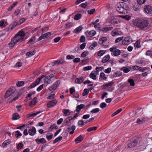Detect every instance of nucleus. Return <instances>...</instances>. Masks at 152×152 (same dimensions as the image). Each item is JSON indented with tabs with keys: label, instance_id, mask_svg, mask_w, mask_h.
<instances>
[{
	"label": "nucleus",
	"instance_id": "obj_1",
	"mask_svg": "<svg viewBox=\"0 0 152 152\" xmlns=\"http://www.w3.org/2000/svg\"><path fill=\"white\" fill-rule=\"evenodd\" d=\"M20 96L15 88L11 86L6 92L4 97L7 98L10 96V98L9 99V102L10 103L18 99Z\"/></svg>",
	"mask_w": 152,
	"mask_h": 152
},
{
	"label": "nucleus",
	"instance_id": "obj_2",
	"mask_svg": "<svg viewBox=\"0 0 152 152\" xmlns=\"http://www.w3.org/2000/svg\"><path fill=\"white\" fill-rule=\"evenodd\" d=\"M25 36V34L23 31L20 30L15 36L11 42L10 46L11 49L13 48L15 44L18 42H21L23 40V37Z\"/></svg>",
	"mask_w": 152,
	"mask_h": 152
},
{
	"label": "nucleus",
	"instance_id": "obj_3",
	"mask_svg": "<svg viewBox=\"0 0 152 152\" xmlns=\"http://www.w3.org/2000/svg\"><path fill=\"white\" fill-rule=\"evenodd\" d=\"M134 25L141 29H144L148 26V22L147 20L141 18L135 19L134 20Z\"/></svg>",
	"mask_w": 152,
	"mask_h": 152
},
{
	"label": "nucleus",
	"instance_id": "obj_4",
	"mask_svg": "<svg viewBox=\"0 0 152 152\" xmlns=\"http://www.w3.org/2000/svg\"><path fill=\"white\" fill-rule=\"evenodd\" d=\"M129 8L126 4L124 2H121L118 4L116 8V10L118 12L122 14H125L127 12V11Z\"/></svg>",
	"mask_w": 152,
	"mask_h": 152
},
{
	"label": "nucleus",
	"instance_id": "obj_5",
	"mask_svg": "<svg viewBox=\"0 0 152 152\" xmlns=\"http://www.w3.org/2000/svg\"><path fill=\"white\" fill-rule=\"evenodd\" d=\"M99 26V24L97 23V24L94 26V27L96 30H98L99 31H102L103 32H107L111 30L113 28L112 27H104L102 29H100L98 26Z\"/></svg>",
	"mask_w": 152,
	"mask_h": 152
},
{
	"label": "nucleus",
	"instance_id": "obj_6",
	"mask_svg": "<svg viewBox=\"0 0 152 152\" xmlns=\"http://www.w3.org/2000/svg\"><path fill=\"white\" fill-rule=\"evenodd\" d=\"M113 82H109L108 83H104L102 86V87H103V89H106V87L107 88V90L109 92H112L114 89V88L112 87V86L114 84Z\"/></svg>",
	"mask_w": 152,
	"mask_h": 152
},
{
	"label": "nucleus",
	"instance_id": "obj_7",
	"mask_svg": "<svg viewBox=\"0 0 152 152\" xmlns=\"http://www.w3.org/2000/svg\"><path fill=\"white\" fill-rule=\"evenodd\" d=\"M132 41L131 37L129 36L126 37L123 40L122 44L123 45H126L129 44Z\"/></svg>",
	"mask_w": 152,
	"mask_h": 152
},
{
	"label": "nucleus",
	"instance_id": "obj_8",
	"mask_svg": "<svg viewBox=\"0 0 152 152\" xmlns=\"http://www.w3.org/2000/svg\"><path fill=\"white\" fill-rule=\"evenodd\" d=\"M138 143V141L135 139L131 140L127 144L128 147L132 148L135 146Z\"/></svg>",
	"mask_w": 152,
	"mask_h": 152
},
{
	"label": "nucleus",
	"instance_id": "obj_9",
	"mask_svg": "<svg viewBox=\"0 0 152 152\" xmlns=\"http://www.w3.org/2000/svg\"><path fill=\"white\" fill-rule=\"evenodd\" d=\"M60 82L61 81L60 80H57L52 86H50L48 88V89L50 91L55 90L60 84Z\"/></svg>",
	"mask_w": 152,
	"mask_h": 152
},
{
	"label": "nucleus",
	"instance_id": "obj_10",
	"mask_svg": "<svg viewBox=\"0 0 152 152\" xmlns=\"http://www.w3.org/2000/svg\"><path fill=\"white\" fill-rule=\"evenodd\" d=\"M43 32L42 33V35L37 39L38 41L41 40L42 39L47 38L50 36L51 35V33L50 32H48L47 33L42 34Z\"/></svg>",
	"mask_w": 152,
	"mask_h": 152
},
{
	"label": "nucleus",
	"instance_id": "obj_11",
	"mask_svg": "<svg viewBox=\"0 0 152 152\" xmlns=\"http://www.w3.org/2000/svg\"><path fill=\"white\" fill-rule=\"evenodd\" d=\"M54 77V75L53 74H50L45 77V81L46 83L49 84L51 83V80L50 79Z\"/></svg>",
	"mask_w": 152,
	"mask_h": 152
},
{
	"label": "nucleus",
	"instance_id": "obj_12",
	"mask_svg": "<svg viewBox=\"0 0 152 152\" xmlns=\"http://www.w3.org/2000/svg\"><path fill=\"white\" fill-rule=\"evenodd\" d=\"M75 128V126L74 125L72 126L71 128V126H68L66 128V130L68 132H69V134H72L74 133Z\"/></svg>",
	"mask_w": 152,
	"mask_h": 152
},
{
	"label": "nucleus",
	"instance_id": "obj_13",
	"mask_svg": "<svg viewBox=\"0 0 152 152\" xmlns=\"http://www.w3.org/2000/svg\"><path fill=\"white\" fill-rule=\"evenodd\" d=\"M144 10L147 13H152V7L149 5H145L144 7Z\"/></svg>",
	"mask_w": 152,
	"mask_h": 152
},
{
	"label": "nucleus",
	"instance_id": "obj_14",
	"mask_svg": "<svg viewBox=\"0 0 152 152\" xmlns=\"http://www.w3.org/2000/svg\"><path fill=\"white\" fill-rule=\"evenodd\" d=\"M58 102V101L56 100H54L49 102L47 104L48 107H51L55 106Z\"/></svg>",
	"mask_w": 152,
	"mask_h": 152
},
{
	"label": "nucleus",
	"instance_id": "obj_15",
	"mask_svg": "<svg viewBox=\"0 0 152 152\" xmlns=\"http://www.w3.org/2000/svg\"><path fill=\"white\" fill-rule=\"evenodd\" d=\"M96 34V32L94 30H91L90 31H87L85 32V34L88 37H93Z\"/></svg>",
	"mask_w": 152,
	"mask_h": 152
},
{
	"label": "nucleus",
	"instance_id": "obj_16",
	"mask_svg": "<svg viewBox=\"0 0 152 152\" xmlns=\"http://www.w3.org/2000/svg\"><path fill=\"white\" fill-rule=\"evenodd\" d=\"M37 98L36 97L34 98L31 101L29 104V106L31 107H32L35 105L37 102Z\"/></svg>",
	"mask_w": 152,
	"mask_h": 152
},
{
	"label": "nucleus",
	"instance_id": "obj_17",
	"mask_svg": "<svg viewBox=\"0 0 152 152\" xmlns=\"http://www.w3.org/2000/svg\"><path fill=\"white\" fill-rule=\"evenodd\" d=\"M35 141L38 144L41 143L44 144L46 142V140L44 138H42L40 139L37 138L35 140Z\"/></svg>",
	"mask_w": 152,
	"mask_h": 152
},
{
	"label": "nucleus",
	"instance_id": "obj_18",
	"mask_svg": "<svg viewBox=\"0 0 152 152\" xmlns=\"http://www.w3.org/2000/svg\"><path fill=\"white\" fill-rule=\"evenodd\" d=\"M36 132L35 128L33 127H32L31 129H29L28 131V133L30 135L33 136L36 133Z\"/></svg>",
	"mask_w": 152,
	"mask_h": 152
},
{
	"label": "nucleus",
	"instance_id": "obj_19",
	"mask_svg": "<svg viewBox=\"0 0 152 152\" xmlns=\"http://www.w3.org/2000/svg\"><path fill=\"white\" fill-rule=\"evenodd\" d=\"M84 79L83 77H80L79 78H76L75 80V82L76 83H80L83 82Z\"/></svg>",
	"mask_w": 152,
	"mask_h": 152
},
{
	"label": "nucleus",
	"instance_id": "obj_20",
	"mask_svg": "<svg viewBox=\"0 0 152 152\" xmlns=\"http://www.w3.org/2000/svg\"><path fill=\"white\" fill-rule=\"evenodd\" d=\"M83 139L84 138L81 135H80L75 139V142L76 143H79L81 142Z\"/></svg>",
	"mask_w": 152,
	"mask_h": 152
},
{
	"label": "nucleus",
	"instance_id": "obj_21",
	"mask_svg": "<svg viewBox=\"0 0 152 152\" xmlns=\"http://www.w3.org/2000/svg\"><path fill=\"white\" fill-rule=\"evenodd\" d=\"M110 58V57L109 55H107L103 58L102 61L104 63H106L109 61Z\"/></svg>",
	"mask_w": 152,
	"mask_h": 152
},
{
	"label": "nucleus",
	"instance_id": "obj_22",
	"mask_svg": "<svg viewBox=\"0 0 152 152\" xmlns=\"http://www.w3.org/2000/svg\"><path fill=\"white\" fill-rule=\"evenodd\" d=\"M11 143V141L9 139L5 140L2 143V146L4 148L6 147L7 145L10 144Z\"/></svg>",
	"mask_w": 152,
	"mask_h": 152
},
{
	"label": "nucleus",
	"instance_id": "obj_23",
	"mask_svg": "<svg viewBox=\"0 0 152 152\" xmlns=\"http://www.w3.org/2000/svg\"><path fill=\"white\" fill-rule=\"evenodd\" d=\"M84 107L85 105L83 104L78 105L77 106L75 110L76 112H79Z\"/></svg>",
	"mask_w": 152,
	"mask_h": 152
},
{
	"label": "nucleus",
	"instance_id": "obj_24",
	"mask_svg": "<svg viewBox=\"0 0 152 152\" xmlns=\"http://www.w3.org/2000/svg\"><path fill=\"white\" fill-rule=\"evenodd\" d=\"M83 27L81 26H80L76 28L75 30V33H79L82 29Z\"/></svg>",
	"mask_w": 152,
	"mask_h": 152
},
{
	"label": "nucleus",
	"instance_id": "obj_25",
	"mask_svg": "<svg viewBox=\"0 0 152 152\" xmlns=\"http://www.w3.org/2000/svg\"><path fill=\"white\" fill-rule=\"evenodd\" d=\"M20 118L19 115L17 113H15L12 115V119L16 120Z\"/></svg>",
	"mask_w": 152,
	"mask_h": 152
},
{
	"label": "nucleus",
	"instance_id": "obj_26",
	"mask_svg": "<svg viewBox=\"0 0 152 152\" xmlns=\"http://www.w3.org/2000/svg\"><path fill=\"white\" fill-rule=\"evenodd\" d=\"M121 70L123 71L125 73H127L129 72L130 69L126 67H123L120 69Z\"/></svg>",
	"mask_w": 152,
	"mask_h": 152
},
{
	"label": "nucleus",
	"instance_id": "obj_27",
	"mask_svg": "<svg viewBox=\"0 0 152 152\" xmlns=\"http://www.w3.org/2000/svg\"><path fill=\"white\" fill-rule=\"evenodd\" d=\"M35 36H33L28 42V44H33L34 43V42H35Z\"/></svg>",
	"mask_w": 152,
	"mask_h": 152
},
{
	"label": "nucleus",
	"instance_id": "obj_28",
	"mask_svg": "<svg viewBox=\"0 0 152 152\" xmlns=\"http://www.w3.org/2000/svg\"><path fill=\"white\" fill-rule=\"evenodd\" d=\"M97 45V42H96L94 41L89 46V48L91 50L93 49L94 47H96Z\"/></svg>",
	"mask_w": 152,
	"mask_h": 152
},
{
	"label": "nucleus",
	"instance_id": "obj_29",
	"mask_svg": "<svg viewBox=\"0 0 152 152\" xmlns=\"http://www.w3.org/2000/svg\"><path fill=\"white\" fill-rule=\"evenodd\" d=\"M93 71L91 72L89 75V77L90 78L94 80H96V76L97 75V73H96V75L93 73Z\"/></svg>",
	"mask_w": 152,
	"mask_h": 152
},
{
	"label": "nucleus",
	"instance_id": "obj_30",
	"mask_svg": "<svg viewBox=\"0 0 152 152\" xmlns=\"http://www.w3.org/2000/svg\"><path fill=\"white\" fill-rule=\"evenodd\" d=\"M128 82L129 83L131 86H134L135 85L134 81L132 79H129L128 80Z\"/></svg>",
	"mask_w": 152,
	"mask_h": 152
},
{
	"label": "nucleus",
	"instance_id": "obj_31",
	"mask_svg": "<svg viewBox=\"0 0 152 152\" xmlns=\"http://www.w3.org/2000/svg\"><path fill=\"white\" fill-rule=\"evenodd\" d=\"M121 53V51L119 49L115 50L113 52V54L114 56H116L120 55Z\"/></svg>",
	"mask_w": 152,
	"mask_h": 152
},
{
	"label": "nucleus",
	"instance_id": "obj_32",
	"mask_svg": "<svg viewBox=\"0 0 152 152\" xmlns=\"http://www.w3.org/2000/svg\"><path fill=\"white\" fill-rule=\"evenodd\" d=\"M40 113H41V112L40 111H39L36 113H34L32 114H28L27 115V117L28 118L30 117L35 116Z\"/></svg>",
	"mask_w": 152,
	"mask_h": 152
},
{
	"label": "nucleus",
	"instance_id": "obj_33",
	"mask_svg": "<svg viewBox=\"0 0 152 152\" xmlns=\"http://www.w3.org/2000/svg\"><path fill=\"white\" fill-rule=\"evenodd\" d=\"M45 77V75H42L41 76L39 77L34 82L37 84L38 85L42 79L43 77Z\"/></svg>",
	"mask_w": 152,
	"mask_h": 152
},
{
	"label": "nucleus",
	"instance_id": "obj_34",
	"mask_svg": "<svg viewBox=\"0 0 152 152\" xmlns=\"http://www.w3.org/2000/svg\"><path fill=\"white\" fill-rule=\"evenodd\" d=\"M98 128V127L97 126H94L89 128L87 129V131L88 132H90L92 131H95Z\"/></svg>",
	"mask_w": 152,
	"mask_h": 152
},
{
	"label": "nucleus",
	"instance_id": "obj_35",
	"mask_svg": "<svg viewBox=\"0 0 152 152\" xmlns=\"http://www.w3.org/2000/svg\"><path fill=\"white\" fill-rule=\"evenodd\" d=\"M46 137L48 140L51 139L53 137V134L52 133H50L49 132L47 133L46 134Z\"/></svg>",
	"mask_w": 152,
	"mask_h": 152
},
{
	"label": "nucleus",
	"instance_id": "obj_36",
	"mask_svg": "<svg viewBox=\"0 0 152 152\" xmlns=\"http://www.w3.org/2000/svg\"><path fill=\"white\" fill-rule=\"evenodd\" d=\"M63 138L62 136L56 138L53 141V144H55L58 142H59Z\"/></svg>",
	"mask_w": 152,
	"mask_h": 152
},
{
	"label": "nucleus",
	"instance_id": "obj_37",
	"mask_svg": "<svg viewBox=\"0 0 152 152\" xmlns=\"http://www.w3.org/2000/svg\"><path fill=\"white\" fill-rule=\"evenodd\" d=\"M69 109H64L63 111L64 114L65 115L67 116L69 115L70 114V112H69Z\"/></svg>",
	"mask_w": 152,
	"mask_h": 152
},
{
	"label": "nucleus",
	"instance_id": "obj_38",
	"mask_svg": "<svg viewBox=\"0 0 152 152\" xmlns=\"http://www.w3.org/2000/svg\"><path fill=\"white\" fill-rule=\"evenodd\" d=\"M120 17L122 18L123 19H125L127 20H129L131 18V16L129 15H121L120 16Z\"/></svg>",
	"mask_w": 152,
	"mask_h": 152
},
{
	"label": "nucleus",
	"instance_id": "obj_39",
	"mask_svg": "<svg viewBox=\"0 0 152 152\" xmlns=\"http://www.w3.org/2000/svg\"><path fill=\"white\" fill-rule=\"evenodd\" d=\"M56 61V64H63L65 62V61L62 58L60 60H57Z\"/></svg>",
	"mask_w": 152,
	"mask_h": 152
},
{
	"label": "nucleus",
	"instance_id": "obj_40",
	"mask_svg": "<svg viewBox=\"0 0 152 152\" xmlns=\"http://www.w3.org/2000/svg\"><path fill=\"white\" fill-rule=\"evenodd\" d=\"M104 68L103 66H100V67H97L96 68V71H94L93 72H94L97 73V72L100 71H101L102 69H104Z\"/></svg>",
	"mask_w": 152,
	"mask_h": 152
},
{
	"label": "nucleus",
	"instance_id": "obj_41",
	"mask_svg": "<svg viewBox=\"0 0 152 152\" xmlns=\"http://www.w3.org/2000/svg\"><path fill=\"white\" fill-rule=\"evenodd\" d=\"M110 23L113 24H117L118 23V20L116 18H113L111 20Z\"/></svg>",
	"mask_w": 152,
	"mask_h": 152
},
{
	"label": "nucleus",
	"instance_id": "obj_42",
	"mask_svg": "<svg viewBox=\"0 0 152 152\" xmlns=\"http://www.w3.org/2000/svg\"><path fill=\"white\" fill-rule=\"evenodd\" d=\"M122 75V73L120 72L117 71L114 73L113 75L114 77H116L118 76H120Z\"/></svg>",
	"mask_w": 152,
	"mask_h": 152
},
{
	"label": "nucleus",
	"instance_id": "obj_43",
	"mask_svg": "<svg viewBox=\"0 0 152 152\" xmlns=\"http://www.w3.org/2000/svg\"><path fill=\"white\" fill-rule=\"evenodd\" d=\"M81 15L80 14L78 13L76 14L74 17V19L76 20H78L80 19L81 18Z\"/></svg>",
	"mask_w": 152,
	"mask_h": 152
},
{
	"label": "nucleus",
	"instance_id": "obj_44",
	"mask_svg": "<svg viewBox=\"0 0 152 152\" xmlns=\"http://www.w3.org/2000/svg\"><path fill=\"white\" fill-rule=\"evenodd\" d=\"M145 121V119L143 118L142 120H140L139 118H138L136 122L139 124H142Z\"/></svg>",
	"mask_w": 152,
	"mask_h": 152
},
{
	"label": "nucleus",
	"instance_id": "obj_45",
	"mask_svg": "<svg viewBox=\"0 0 152 152\" xmlns=\"http://www.w3.org/2000/svg\"><path fill=\"white\" fill-rule=\"evenodd\" d=\"M24 84V82L23 81H18L16 83V85L18 87H20L23 86Z\"/></svg>",
	"mask_w": 152,
	"mask_h": 152
},
{
	"label": "nucleus",
	"instance_id": "obj_46",
	"mask_svg": "<svg viewBox=\"0 0 152 152\" xmlns=\"http://www.w3.org/2000/svg\"><path fill=\"white\" fill-rule=\"evenodd\" d=\"M105 51L100 50L98 52V56H101L105 53Z\"/></svg>",
	"mask_w": 152,
	"mask_h": 152
},
{
	"label": "nucleus",
	"instance_id": "obj_47",
	"mask_svg": "<svg viewBox=\"0 0 152 152\" xmlns=\"http://www.w3.org/2000/svg\"><path fill=\"white\" fill-rule=\"evenodd\" d=\"M37 85V84L35 83V82H34L30 85V86H28V89H31L34 88L35 86H36Z\"/></svg>",
	"mask_w": 152,
	"mask_h": 152
},
{
	"label": "nucleus",
	"instance_id": "obj_48",
	"mask_svg": "<svg viewBox=\"0 0 152 152\" xmlns=\"http://www.w3.org/2000/svg\"><path fill=\"white\" fill-rule=\"evenodd\" d=\"M15 134V136L17 138H19V137L21 136L22 135V134H21L19 131H16Z\"/></svg>",
	"mask_w": 152,
	"mask_h": 152
},
{
	"label": "nucleus",
	"instance_id": "obj_49",
	"mask_svg": "<svg viewBox=\"0 0 152 152\" xmlns=\"http://www.w3.org/2000/svg\"><path fill=\"white\" fill-rule=\"evenodd\" d=\"M95 12V9L94 8L91 9L90 10L87 11L89 15H92Z\"/></svg>",
	"mask_w": 152,
	"mask_h": 152
},
{
	"label": "nucleus",
	"instance_id": "obj_50",
	"mask_svg": "<svg viewBox=\"0 0 152 152\" xmlns=\"http://www.w3.org/2000/svg\"><path fill=\"white\" fill-rule=\"evenodd\" d=\"M89 93V90L87 89H84L83 92V93L82 95L83 96H85L87 95Z\"/></svg>",
	"mask_w": 152,
	"mask_h": 152
},
{
	"label": "nucleus",
	"instance_id": "obj_51",
	"mask_svg": "<svg viewBox=\"0 0 152 152\" xmlns=\"http://www.w3.org/2000/svg\"><path fill=\"white\" fill-rule=\"evenodd\" d=\"M88 54V53L87 51H84L81 54V56L83 58L85 57Z\"/></svg>",
	"mask_w": 152,
	"mask_h": 152
},
{
	"label": "nucleus",
	"instance_id": "obj_52",
	"mask_svg": "<svg viewBox=\"0 0 152 152\" xmlns=\"http://www.w3.org/2000/svg\"><path fill=\"white\" fill-rule=\"evenodd\" d=\"M78 125L79 126L80 125L81 126L84 125V122L83 120H80L78 122Z\"/></svg>",
	"mask_w": 152,
	"mask_h": 152
},
{
	"label": "nucleus",
	"instance_id": "obj_53",
	"mask_svg": "<svg viewBox=\"0 0 152 152\" xmlns=\"http://www.w3.org/2000/svg\"><path fill=\"white\" fill-rule=\"evenodd\" d=\"M73 25L72 23L70 22L68 23H66L65 24V27L66 28H68L72 26Z\"/></svg>",
	"mask_w": 152,
	"mask_h": 152
},
{
	"label": "nucleus",
	"instance_id": "obj_54",
	"mask_svg": "<svg viewBox=\"0 0 152 152\" xmlns=\"http://www.w3.org/2000/svg\"><path fill=\"white\" fill-rule=\"evenodd\" d=\"M100 110L98 108H96L93 109L91 111V112L93 113H96L99 111Z\"/></svg>",
	"mask_w": 152,
	"mask_h": 152
},
{
	"label": "nucleus",
	"instance_id": "obj_55",
	"mask_svg": "<svg viewBox=\"0 0 152 152\" xmlns=\"http://www.w3.org/2000/svg\"><path fill=\"white\" fill-rule=\"evenodd\" d=\"M146 0H137L138 4L139 5L143 4L145 2Z\"/></svg>",
	"mask_w": 152,
	"mask_h": 152
},
{
	"label": "nucleus",
	"instance_id": "obj_56",
	"mask_svg": "<svg viewBox=\"0 0 152 152\" xmlns=\"http://www.w3.org/2000/svg\"><path fill=\"white\" fill-rule=\"evenodd\" d=\"M100 76L104 80H105L107 79V77H105V75L104 72H101L100 73Z\"/></svg>",
	"mask_w": 152,
	"mask_h": 152
},
{
	"label": "nucleus",
	"instance_id": "obj_57",
	"mask_svg": "<svg viewBox=\"0 0 152 152\" xmlns=\"http://www.w3.org/2000/svg\"><path fill=\"white\" fill-rule=\"evenodd\" d=\"M92 68L91 66H89L85 67L83 68V70L84 71H87L91 70Z\"/></svg>",
	"mask_w": 152,
	"mask_h": 152
},
{
	"label": "nucleus",
	"instance_id": "obj_58",
	"mask_svg": "<svg viewBox=\"0 0 152 152\" xmlns=\"http://www.w3.org/2000/svg\"><path fill=\"white\" fill-rule=\"evenodd\" d=\"M89 58L88 57H86L84 58L82 60V62L84 64L86 63L88 61Z\"/></svg>",
	"mask_w": 152,
	"mask_h": 152
},
{
	"label": "nucleus",
	"instance_id": "obj_59",
	"mask_svg": "<svg viewBox=\"0 0 152 152\" xmlns=\"http://www.w3.org/2000/svg\"><path fill=\"white\" fill-rule=\"evenodd\" d=\"M123 38L124 37H120L117 38V39H116L115 40V43H116L119 42L120 41H121L123 39Z\"/></svg>",
	"mask_w": 152,
	"mask_h": 152
},
{
	"label": "nucleus",
	"instance_id": "obj_60",
	"mask_svg": "<svg viewBox=\"0 0 152 152\" xmlns=\"http://www.w3.org/2000/svg\"><path fill=\"white\" fill-rule=\"evenodd\" d=\"M146 55L147 56L152 57V51L150 50H148L146 52Z\"/></svg>",
	"mask_w": 152,
	"mask_h": 152
},
{
	"label": "nucleus",
	"instance_id": "obj_61",
	"mask_svg": "<svg viewBox=\"0 0 152 152\" xmlns=\"http://www.w3.org/2000/svg\"><path fill=\"white\" fill-rule=\"evenodd\" d=\"M66 58L68 59H74V58H75V56H73V55H68L67 56H66Z\"/></svg>",
	"mask_w": 152,
	"mask_h": 152
},
{
	"label": "nucleus",
	"instance_id": "obj_62",
	"mask_svg": "<svg viewBox=\"0 0 152 152\" xmlns=\"http://www.w3.org/2000/svg\"><path fill=\"white\" fill-rule=\"evenodd\" d=\"M134 45L135 47H137V48L140 47V42L138 41H137L135 43Z\"/></svg>",
	"mask_w": 152,
	"mask_h": 152
},
{
	"label": "nucleus",
	"instance_id": "obj_63",
	"mask_svg": "<svg viewBox=\"0 0 152 152\" xmlns=\"http://www.w3.org/2000/svg\"><path fill=\"white\" fill-rule=\"evenodd\" d=\"M49 27L48 26H46L44 28H42V31L43 33L45 32H47L48 30Z\"/></svg>",
	"mask_w": 152,
	"mask_h": 152
},
{
	"label": "nucleus",
	"instance_id": "obj_64",
	"mask_svg": "<svg viewBox=\"0 0 152 152\" xmlns=\"http://www.w3.org/2000/svg\"><path fill=\"white\" fill-rule=\"evenodd\" d=\"M86 39L84 36L82 35L80 39V41L81 42H83L85 41Z\"/></svg>",
	"mask_w": 152,
	"mask_h": 152
}]
</instances>
